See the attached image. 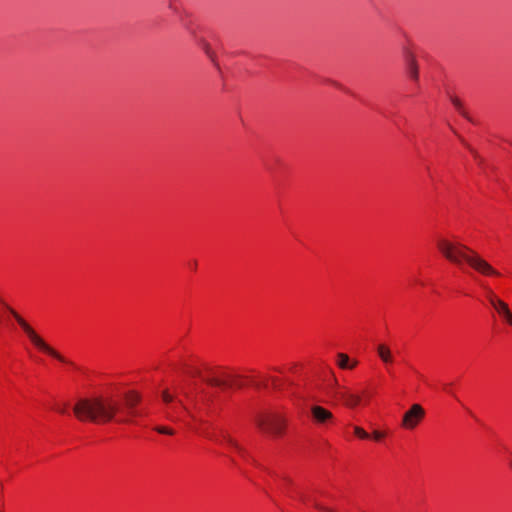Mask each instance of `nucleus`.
Masks as SVG:
<instances>
[{
    "mask_svg": "<svg viewBox=\"0 0 512 512\" xmlns=\"http://www.w3.org/2000/svg\"><path fill=\"white\" fill-rule=\"evenodd\" d=\"M372 436H373L374 440L379 441L384 437V433H382L380 431H374Z\"/></svg>",
    "mask_w": 512,
    "mask_h": 512,
    "instance_id": "412c9836",
    "label": "nucleus"
},
{
    "mask_svg": "<svg viewBox=\"0 0 512 512\" xmlns=\"http://www.w3.org/2000/svg\"><path fill=\"white\" fill-rule=\"evenodd\" d=\"M162 399H163V401H164V402H166V403H170V402H172V401L174 400V397H173V395H171V394L168 392V390H164V391L162 392Z\"/></svg>",
    "mask_w": 512,
    "mask_h": 512,
    "instance_id": "a211bd4d",
    "label": "nucleus"
},
{
    "mask_svg": "<svg viewBox=\"0 0 512 512\" xmlns=\"http://www.w3.org/2000/svg\"><path fill=\"white\" fill-rule=\"evenodd\" d=\"M155 430L161 434H167V435L174 434V431L172 429L164 427V426H157V427H155Z\"/></svg>",
    "mask_w": 512,
    "mask_h": 512,
    "instance_id": "dca6fc26",
    "label": "nucleus"
},
{
    "mask_svg": "<svg viewBox=\"0 0 512 512\" xmlns=\"http://www.w3.org/2000/svg\"><path fill=\"white\" fill-rule=\"evenodd\" d=\"M193 375H195V376H200V371H199V370H195V371H193Z\"/></svg>",
    "mask_w": 512,
    "mask_h": 512,
    "instance_id": "bb28decb",
    "label": "nucleus"
},
{
    "mask_svg": "<svg viewBox=\"0 0 512 512\" xmlns=\"http://www.w3.org/2000/svg\"><path fill=\"white\" fill-rule=\"evenodd\" d=\"M474 158L479 163V165L482 166L484 164V159L480 155H478V157H474Z\"/></svg>",
    "mask_w": 512,
    "mask_h": 512,
    "instance_id": "b1692460",
    "label": "nucleus"
},
{
    "mask_svg": "<svg viewBox=\"0 0 512 512\" xmlns=\"http://www.w3.org/2000/svg\"><path fill=\"white\" fill-rule=\"evenodd\" d=\"M436 244L443 257L461 269L470 267L484 276L500 275L499 272L476 251L460 242L439 238Z\"/></svg>",
    "mask_w": 512,
    "mask_h": 512,
    "instance_id": "f03ea898",
    "label": "nucleus"
},
{
    "mask_svg": "<svg viewBox=\"0 0 512 512\" xmlns=\"http://www.w3.org/2000/svg\"><path fill=\"white\" fill-rule=\"evenodd\" d=\"M169 8L172 9L175 13L178 12V8L173 3H170Z\"/></svg>",
    "mask_w": 512,
    "mask_h": 512,
    "instance_id": "393cba45",
    "label": "nucleus"
},
{
    "mask_svg": "<svg viewBox=\"0 0 512 512\" xmlns=\"http://www.w3.org/2000/svg\"><path fill=\"white\" fill-rule=\"evenodd\" d=\"M354 433L361 439H368L370 437V435L359 426H354Z\"/></svg>",
    "mask_w": 512,
    "mask_h": 512,
    "instance_id": "2eb2a0df",
    "label": "nucleus"
},
{
    "mask_svg": "<svg viewBox=\"0 0 512 512\" xmlns=\"http://www.w3.org/2000/svg\"><path fill=\"white\" fill-rule=\"evenodd\" d=\"M493 308L510 325H512V313L508 305L502 300H494Z\"/></svg>",
    "mask_w": 512,
    "mask_h": 512,
    "instance_id": "1a4fd4ad",
    "label": "nucleus"
},
{
    "mask_svg": "<svg viewBox=\"0 0 512 512\" xmlns=\"http://www.w3.org/2000/svg\"><path fill=\"white\" fill-rule=\"evenodd\" d=\"M451 102L452 104L454 105V107L464 116L466 117L468 120H470V118L468 117L467 113L465 112V110L463 109V106H462V103L460 101V99H458L457 97H451Z\"/></svg>",
    "mask_w": 512,
    "mask_h": 512,
    "instance_id": "4468645a",
    "label": "nucleus"
},
{
    "mask_svg": "<svg viewBox=\"0 0 512 512\" xmlns=\"http://www.w3.org/2000/svg\"><path fill=\"white\" fill-rule=\"evenodd\" d=\"M211 374V377H207L204 381L211 386H219V387H242V383L239 381V376L237 375H224L222 378L213 375L211 369H207Z\"/></svg>",
    "mask_w": 512,
    "mask_h": 512,
    "instance_id": "423d86ee",
    "label": "nucleus"
},
{
    "mask_svg": "<svg viewBox=\"0 0 512 512\" xmlns=\"http://www.w3.org/2000/svg\"><path fill=\"white\" fill-rule=\"evenodd\" d=\"M56 410L62 414H65L66 413V405H64L63 407L57 406Z\"/></svg>",
    "mask_w": 512,
    "mask_h": 512,
    "instance_id": "4be33fe9",
    "label": "nucleus"
},
{
    "mask_svg": "<svg viewBox=\"0 0 512 512\" xmlns=\"http://www.w3.org/2000/svg\"><path fill=\"white\" fill-rule=\"evenodd\" d=\"M179 404L183 407V409L187 410L186 406H184L181 401H179Z\"/></svg>",
    "mask_w": 512,
    "mask_h": 512,
    "instance_id": "cd10ccee",
    "label": "nucleus"
},
{
    "mask_svg": "<svg viewBox=\"0 0 512 512\" xmlns=\"http://www.w3.org/2000/svg\"><path fill=\"white\" fill-rule=\"evenodd\" d=\"M377 354L382 362L386 365L392 364L394 358L391 349L385 344H379L377 346Z\"/></svg>",
    "mask_w": 512,
    "mask_h": 512,
    "instance_id": "9d476101",
    "label": "nucleus"
},
{
    "mask_svg": "<svg viewBox=\"0 0 512 512\" xmlns=\"http://www.w3.org/2000/svg\"><path fill=\"white\" fill-rule=\"evenodd\" d=\"M255 422L262 431L273 436H280L284 431L286 420L279 413L266 412L257 415Z\"/></svg>",
    "mask_w": 512,
    "mask_h": 512,
    "instance_id": "20e7f679",
    "label": "nucleus"
},
{
    "mask_svg": "<svg viewBox=\"0 0 512 512\" xmlns=\"http://www.w3.org/2000/svg\"><path fill=\"white\" fill-rule=\"evenodd\" d=\"M487 298L491 306L493 307L494 300H500L490 289H487Z\"/></svg>",
    "mask_w": 512,
    "mask_h": 512,
    "instance_id": "6ab92c4d",
    "label": "nucleus"
},
{
    "mask_svg": "<svg viewBox=\"0 0 512 512\" xmlns=\"http://www.w3.org/2000/svg\"><path fill=\"white\" fill-rule=\"evenodd\" d=\"M474 158L479 163V165L482 166L484 164V159L480 155H478V157H474Z\"/></svg>",
    "mask_w": 512,
    "mask_h": 512,
    "instance_id": "5701e85b",
    "label": "nucleus"
},
{
    "mask_svg": "<svg viewBox=\"0 0 512 512\" xmlns=\"http://www.w3.org/2000/svg\"><path fill=\"white\" fill-rule=\"evenodd\" d=\"M337 364L342 369H353L357 365V361H353L350 364V359H349L348 355H346L344 353H339Z\"/></svg>",
    "mask_w": 512,
    "mask_h": 512,
    "instance_id": "f8f14e48",
    "label": "nucleus"
},
{
    "mask_svg": "<svg viewBox=\"0 0 512 512\" xmlns=\"http://www.w3.org/2000/svg\"><path fill=\"white\" fill-rule=\"evenodd\" d=\"M336 396L342 399L346 406L354 408L361 403V397L348 390L336 391Z\"/></svg>",
    "mask_w": 512,
    "mask_h": 512,
    "instance_id": "0eeeda50",
    "label": "nucleus"
},
{
    "mask_svg": "<svg viewBox=\"0 0 512 512\" xmlns=\"http://www.w3.org/2000/svg\"><path fill=\"white\" fill-rule=\"evenodd\" d=\"M223 439L231 446L233 447L241 456L246 457V451L243 447H241L234 439H232L228 434L222 433L221 434Z\"/></svg>",
    "mask_w": 512,
    "mask_h": 512,
    "instance_id": "ddd939ff",
    "label": "nucleus"
},
{
    "mask_svg": "<svg viewBox=\"0 0 512 512\" xmlns=\"http://www.w3.org/2000/svg\"><path fill=\"white\" fill-rule=\"evenodd\" d=\"M311 413L313 419L318 424H324L333 418V414L329 410L323 408L322 406H313L311 408Z\"/></svg>",
    "mask_w": 512,
    "mask_h": 512,
    "instance_id": "6e6552de",
    "label": "nucleus"
},
{
    "mask_svg": "<svg viewBox=\"0 0 512 512\" xmlns=\"http://www.w3.org/2000/svg\"><path fill=\"white\" fill-rule=\"evenodd\" d=\"M300 499H301L302 501H304V502H305V501H307V500H309V498H308V497H306L305 495H301V496H300Z\"/></svg>",
    "mask_w": 512,
    "mask_h": 512,
    "instance_id": "a878e982",
    "label": "nucleus"
},
{
    "mask_svg": "<svg viewBox=\"0 0 512 512\" xmlns=\"http://www.w3.org/2000/svg\"><path fill=\"white\" fill-rule=\"evenodd\" d=\"M407 73L413 80H418V67L415 58L410 53H407Z\"/></svg>",
    "mask_w": 512,
    "mask_h": 512,
    "instance_id": "9b49d317",
    "label": "nucleus"
},
{
    "mask_svg": "<svg viewBox=\"0 0 512 512\" xmlns=\"http://www.w3.org/2000/svg\"><path fill=\"white\" fill-rule=\"evenodd\" d=\"M0 303L7 309V311L14 317L23 331L26 333L30 341L40 350L48 353L52 357L58 359L59 361L65 362V359L52 347H50L36 332L35 330L26 322V320L21 317L17 311H15L11 306H9L1 297Z\"/></svg>",
    "mask_w": 512,
    "mask_h": 512,
    "instance_id": "7ed1b4c3",
    "label": "nucleus"
},
{
    "mask_svg": "<svg viewBox=\"0 0 512 512\" xmlns=\"http://www.w3.org/2000/svg\"><path fill=\"white\" fill-rule=\"evenodd\" d=\"M314 507L320 512H335L333 509L314 501Z\"/></svg>",
    "mask_w": 512,
    "mask_h": 512,
    "instance_id": "f3484780",
    "label": "nucleus"
},
{
    "mask_svg": "<svg viewBox=\"0 0 512 512\" xmlns=\"http://www.w3.org/2000/svg\"><path fill=\"white\" fill-rule=\"evenodd\" d=\"M461 141L469 149V151L471 152L473 157H478L479 153L474 148H472L470 145H468L463 139H461Z\"/></svg>",
    "mask_w": 512,
    "mask_h": 512,
    "instance_id": "aec40b11",
    "label": "nucleus"
},
{
    "mask_svg": "<svg viewBox=\"0 0 512 512\" xmlns=\"http://www.w3.org/2000/svg\"><path fill=\"white\" fill-rule=\"evenodd\" d=\"M425 410L420 404H413L403 415L401 426L413 430L424 419Z\"/></svg>",
    "mask_w": 512,
    "mask_h": 512,
    "instance_id": "39448f33",
    "label": "nucleus"
},
{
    "mask_svg": "<svg viewBox=\"0 0 512 512\" xmlns=\"http://www.w3.org/2000/svg\"><path fill=\"white\" fill-rule=\"evenodd\" d=\"M273 384L276 386V379H272Z\"/></svg>",
    "mask_w": 512,
    "mask_h": 512,
    "instance_id": "c85d7f7f",
    "label": "nucleus"
},
{
    "mask_svg": "<svg viewBox=\"0 0 512 512\" xmlns=\"http://www.w3.org/2000/svg\"><path fill=\"white\" fill-rule=\"evenodd\" d=\"M140 400L135 391L125 393L123 404L109 397L83 398L75 404L73 412L80 421L106 423L115 419L118 423H130L131 417L139 415L135 406Z\"/></svg>",
    "mask_w": 512,
    "mask_h": 512,
    "instance_id": "f257e3e1",
    "label": "nucleus"
}]
</instances>
